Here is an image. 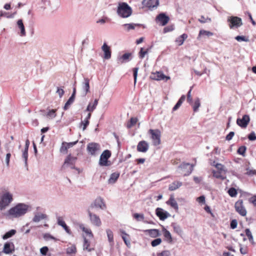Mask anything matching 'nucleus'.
I'll return each instance as SVG.
<instances>
[{
	"label": "nucleus",
	"mask_w": 256,
	"mask_h": 256,
	"mask_svg": "<svg viewBox=\"0 0 256 256\" xmlns=\"http://www.w3.org/2000/svg\"><path fill=\"white\" fill-rule=\"evenodd\" d=\"M28 206L23 204H19L8 210L9 215L14 218L20 217L28 211Z\"/></svg>",
	"instance_id": "1"
},
{
	"label": "nucleus",
	"mask_w": 256,
	"mask_h": 256,
	"mask_svg": "<svg viewBox=\"0 0 256 256\" xmlns=\"http://www.w3.org/2000/svg\"><path fill=\"white\" fill-rule=\"evenodd\" d=\"M117 12L120 16L126 18L132 14V10L126 2H120L118 7Z\"/></svg>",
	"instance_id": "2"
},
{
	"label": "nucleus",
	"mask_w": 256,
	"mask_h": 256,
	"mask_svg": "<svg viewBox=\"0 0 256 256\" xmlns=\"http://www.w3.org/2000/svg\"><path fill=\"white\" fill-rule=\"evenodd\" d=\"M12 200V196L9 192H6L0 196V210L5 209Z\"/></svg>",
	"instance_id": "3"
},
{
	"label": "nucleus",
	"mask_w": 256,
	"mask_h": 256,
	"mask_svg": "<svg viewBox=\"0 0 256 256\" xmlns=\"http://www.w3.org/2000/svg\"><path fill=\"white\" fill-rule=\"evenodd\" d=\"M148 134L151 135L150 138L154 146H157L160 144L161 132L159 130L150 129L148 130Z\"/></svg>",
	"instance_id": "4"
},
{
	"label": "nucleus",
	"mask_w": 256,
	"mask_h": 256,
	"mask_svg": "<svg viewBox=\"0 0 256 256\" xmlns=\"http://www.w3.org/2000/svg\"><path fill=\"white\" fill-rule=\"evenodd\" d=\"M179 172L184 176L190 175L194 170V165L184 162L178 166Z\"/></svg>",
	"instance_id": "5"
},
{
	"label": "nucleus",
	"mask_w": 256,
	"mask_h": 256,
	"mask_svg": "<svg viewBox=\"0 0 256 256\" xmlns=\"http://www.w3.org/2000/svg\"><path fill=\"white\" fill-rule=\"evenodd\" d=\"M76 157L72 156L71 154H69L65 159L64 162L62 166V168L66 170L68 168L72 169H75V163L76 161Z\"/></svg>",
	"instance_id": "6"
},
{
	"label": "nucleus",
	"mask_w": 256,
	"mask_h": 256,
	"mask_svg": "<svg viewBox=\"0 0 256 256\" xmlns=\"http://www.w3.org/2000/svg\"><path fill=\"white\" fill-rule=\"evenodd\" d=\"M228 22H229L230 28H238L242 25L241 18L236 16H230L228 18Z\"/></svg>",
	"instance_id": "7"
},
{
	"label": "nucleus",
	"mask_w": 256,
	"mask_h": 256,
	"mask_svg": "<svg viewBox=\"0 0 256 256\" xmlns=\"http://www.w3.org/2000/svg\"><path fill=\"white\" fill-rule=\"evenodd\" d=\"M111 156V152L109 150H105L102 154L99 161V164L101 166H108L110 163L108 161V159Z\"/></svg>",
	"instance_id": "8"
},
{
	"label": "nucleus",
	"mask_w": 256,
	"mask_h": 256,
	"mask_svg": "<svg viewBox=\"0 0 256 256\" xmlns=\"http://www.w3.org/2000/svg\"><path fill=\"white\" fill-rule=\"evenodd\" d=\"M94 208H100L102 210L105 209L106 206L104 204L103 200L99 197L96 198L94 201L90 204L88 210L93 211Z\"/></svg>",
	"instance_id": "9"
},
{
	"label": "nucleus",
	"mask_w": 256,
	"mask_h": 256,
	"mask_svg": "<svg viewBox=\"0 0 256 256\" xmlns=\"http://www.w3.org/2000/svg\"><path fill=\"white\" fill-rule=\"evenodd\" d=\"M236 211L242 216H245L246 214V210L243 205L242 200H238L234 204Z\"/></svg>",
	"instance_id": "10"
},
{
	"label": "nucleus",
	"mask_w": 256,
	"mask_h": 256,
	"mask_svg": "<svg viewBox=\"0 0 256 256\" xmlns=\"http://www.w3.org/2000/svg\"><path fill=\"white\" fill-rule=\"evenodd\" d=\"M88 212L91 222L97 226H100L102 224V222L99 216L94 214L93 211L90 210H88Z\"/></svg>",
	"instance_id": "11"
},
{
	"label": "nucleus",
	"mask_w": 256,
	"mask_h": 256,
	"mask_svg": "<svg viewBox=\"0 0 256 256\" xmlns=\"http://www.w3.org/2000/svg\"><path fill=\"white\" fill-rule=\"evenodd\" d=\"M169 20V17L166 16L164 13H161L158 14L156 18V22L162 26L166 25L168 23Z\"/></svg>",
	"instance_id": "12"
},
{
	"label": "nucleus",
	"mask_w": 256,
	"mask_h": 256,
	"mask_svg": "<svg viewBox=\"0 0 256 256\" xmlns=\"http://www.w3.org/2000/svg\"><path fill=\"white\" fill-rule=\"evenodd\" d=\"M250 120V118L248 115L244 114L242 116V118H238L236 120V124L238 126L242 128H246L248 125Z\"/></svg>",
	"instance_id": "13"
},
{
	"label": "nucleus",
	"mask_w": 256,
	"mask_h": 256,
	"mask_svg": "<svg viewBox=\"0 0 256 256\" xmlns=\"http://www.w3.org/2000/svg\"><path fill=\"white\" fill-rule=\"evenodd\" d=\"M100 144L96 142L89 143L87 146V151L92 155H95L100 149Z\"/></svg>",
	"instance_id": "14"
},
{
	"label": "nucleus",
	"mask_w": 256,
	"mask_h": 256,
	"mask_svg": "<svg viewBox=\"0 0 256 256\" xmlns=\"http://www.w3.org/2000/svg\"><path fill=\"white\" fill-rule=\"evenodd\" d=\"M150 78L154 80H164L166 81L170 79L169 76H165L161 72H156L152 73L150 76Z\"/></svg>",
	"instance_id": "15"
},
{
	"label": "nucleus",
	"mask_w": 256,
	"mask_h": 256,
	"mask_svg": "<svg viewBox=\"0 0 256 256\" xmlns=\"http://www.w3.org/2000/svg\"><path fill=\"white\" fill-rule=\"evenodd\" d=\"M156 214L162 220H166L169 215L168 212L164 210L162 208H158L156 209Z\"/></svg>",
	"instance_id": "16"
},
{
	"label": "nucleus",
	"mask_w": 256,
	"mask_h": 256,
	"mask_svg": "<svg viewBox=\"0 0 256 256\" xmlns=\"http://www.w3.org/2000/svg\"><path fill=\"white\" fill-rule=\"evenodd\" d=\"M83 250L89 252L94 251L95 250L94 246L91 244L90 241L86 237L84 238Z\"/></svg>",
	"instance_id": "17"
},
{
	"label": "nucleus",
	"mask_w": 256,
	"mask_h": 256,
	"mask_svg": "<svg viewBox=\"0 0 256 256\" xmlns=\"http://www.w3.org/2000/svg\"><path fill=\"white\" fill-rule=\"evenodd\" d=\"M77 143V141L71 142H62V146L60 148V151L61 152L67 153L68 150L70 148L72 147Z\"/></svg>",
	"instance_id": "18"
},
{
	"label": "nucleus",
	"mask_w": 256,
	"mask_h": 256,
	"mask_svg": "<svg viewBox=\"0 0 256 256\" xmlns=\"http://www.w3.org/2000/svg\"><path fill=\"white\" fill-rule=\"evenodd\" d=\"M148 149V144L144 140L140 141L137 146V150L139 152H146Z\"/></svg>",
	"instance_id": "19"
},
{
	"label": "nucleus",
	"mask_w": 256,
	"mask_h": 256,
	"mask_svg": "<svg viewBox=\"0 0 256 256\" xmlns=\"http://www.w3.org/2000/svg\"><path fill=\"white\" fill-rule=\"evenodd\" d=\"M57 222H58V224L59 226H62L64 228V230H66V232L68 234H72V232L70 230V228L65 223L64 221L63 220V219H62V217L58 216L57 218Z\"/></svg>",
	"instance_id": "20"
},
{
	"label": "nucleus",
	"mask_w": 256,
	"mask_h": 256,
	"mask_svg": "<svg viewBox=\"0 0 256 256\" xmlns=\"http://www.w3.org/2000/svg\"><path fill=\"white\" fill-rule=\"evenodd\" d=\"M102 49L104 52V58L107 60L110 59L111 57V50L110 46L106 43H104Z\"/></svg>",
	"instance_id": "21"
},
{
	"label": "nucleus",
	"mask_w": 256,
	"mask_h": 256,
	"mask_svg": "<svg viewBox=\"0 0 256 256\" xmlns=\"http://www.w3.org/2000/svg\"><path fill=\"white\" fill-rule=\"evenodd\" d=\"M143 4L150 8H154L158 6V0H144Z\"/></svg>",
	"instance_id": "22"
},
{
	"label": "nucleus",
	"mask_w": 256,
	"mask_h": 256,
	"mask_svg": "<svg viewBox=\"0 0 256 256\" xmlns=\"http://www.w3.org/2000/svg\"><path fill=\"white\" fill-rule=\"evenodd\" d=\"M145 234H148L152 238H156L160 235V232L157 229H150L144 230Z\"/></svg>",
	"instance_id": "23"
},
{
	"label": "nucleus",
	"mask_w": 256,
	"mask_h": 256,
	"mask_svg": "<svg viewBox=\"0 0 256 256\" xmlns=\"http://www.w3.org/2000/svg\"><path fill=\"white\" fill-rule=\"evenodd\" d=\"M80 228L86 234L89 238H93L94 234L90 228H86L84 224L80 225Z\"/></svg>",
	"instance_id": "24"
},
{
	"label": "nucleus",
	"mask_w": 256,
	"mask_h": 256,
	"mask_svg": "<svg viewBox=\"0 0 256 256\" xmlns=\"http://www.w3.org/2000/svg\"><path fill=\"white\" fill-rule=\"evenodd\" d=\"M98 104V100L96 99L93 102H90L86 109V111L92 112L96 108Z\"/></svg>",
	"instance_id": "25"
},
{
	"label": "nucleus",
	"mask_w": 256,
	"mask_h": 256,
	"mask_svg": "<svg viewBox=\"0 0 256 256\" xmlns=\"http://www.w3.org/2000/svg\"><path fill=\"white\" fill-rule=\"evenodd\" d=\"M138 121V119L136 118L132 117L130 120L127 122L126 126L128 128H130L134 125L136 124Z\"/></svg>",
	"instance_id": "26"
},
{
	"label": "nucleus",
	"mask_w": 256,
	"mask_h": 256,
	"mask_svg": "<svg viewBox=\"0 0 256 256\" xmlns=\"http://www.w3.org/2000/svg\"><path fill=\"white\" fill-rule=\"evenodd\" d=\"M46 218V215L44 214L38 213L36 214L33 218V221L38 222L40 220Z\"/></svg>",
	"instance_id": "27"
},
{
	"label": "nucleus",
	"mask_w": 256,
	"mask_h": 256,
	"mask_svg": "<svg viewBox=\"0 0 256 256\" xmlns=\"http://www.w3.org/2000/svg\"><path fill=\"white\" fill-rule=\"evenodd\" d=\"M17 24L18 28L20 30L21 36H25L26 32L22 20H18L17 22Z\"/></svg>",
	"instance_id": "28"
},
{
	"label": "nucleus",
	"mask_w": 256,
	"mask_h": 256,
	"mask_svg": "<svg viewBox=\"0 0 256 256\" xmlns=\"http://www.w3.org/2000/svg\"><path fill=\"white\" fill-rule=\"evenodd\" d=\"M12 250L11 248V244L10 242H6L4 245V248L3 250V252L6 254H8L12 253Z\"/></svg>",
	"instance_id": "29"
},
{
	"label": "nucleus",
	"mask_w": 256,
	"mask_h": 256,
	"mask_svg": "<svg viewBox=\"0 0 256 256\" xmlns=\"http://www.w3.org/2000/svg\"><path fill=\"white\" fill-rule=\"evenodd\" d=\"M120 176L118 172H114L111 174L108 180L110 183H114Z\"/></svg>",
	"instance_id": "30"
},
{
	"label": "nucleus",
	"mask_w": 256,
	"mask_h": 256,
	"mask_svg": "<svg viewBox=\"0 0 256 256\" xmlns=\"http://www.w3.org/2000/svg\"><path fill=\"white\" fill-rule=\"evenodd\" d=\"M245 233L246 236H248L249 241L252 243V244H254L255 243L254 240L253 236L249 228H246L245 230Z\"/></svg>",
	"instance_id": "31"
},
{
	"label": "nucleus",
	"mask_w": 256,
	"mask_h": 256,
	"mask_svg": "<svg viewBox=\"0 0 256 256\" xmlns=\"http://www.w3.org/2000/svg\"><path fill=\"white\" fill-rule=\"evenodd\" d=\"M106 234L108 238V242L110 243L112 246L114 244V234L110 230H107Z\"/></svg>",
	"instance_id": "32"
},
{
	"label": "nucleus",
	"mask_w": 256,
	"mask_h": 256,
	"mask_svg": "<svg viewBox=\"0 0 256 256\" xmlns=\"http://www.w3.org/2000/svg\"><path fill=\"white\" fill-rule=\"evenodd\" d=\"M83 89L85 91V94L89 92L90 90V80L88 78H84L83 84Z\"/></svg>",
	"instance_id": "33"
},
{
	"label": "nucleus",
	"mask_w": 256,
	"mask_h": 256,
	"mask_svg": "<svg viewBox=\"0 0 256 256\" xmlns=\"http://www.w3.org/2000/svg\"><path fill=\"white\" fill-rule=\"evenodd\" d=\"M76 252V248L75 245H72L68 247L66 250V252L68 254H75Z\"/></svg>",
	"instance_id": "34"
},
{
	"label": "nucleus",
	"mask_w": 256,
	"mask_h": 256,
	"mask_svg": "<svg viewBox=\"0 0 256 256\" xmlns=\"http://www.w3.org/2000/svg\"><path fill=\"white\" fill-rule=\"evenodd\" d=\"M16 232V230H12L8 232H6L3 236L2 238L4 240L8 239L10 237H12V236H14Z\"/></svg>",
	"instance_id": "35"
},
{
	"label": "nucleus",
	"mask_w": 256,
	"mask_h": 256,
	"mask_svg": "<svg viewBox=\"0 0 256 256\" xmlns=\"http://www.w3.org/2000/svg\"><path fill=\"white\" fill-rule=\"evenodd\" d=\"M188 38V35L184 34L177 38V42L178 43L179 46L183 44L184 40Z\"/></svg>",
	"instance_id": "36"
},
{
	"label": "nucleus",
	"mask_w": 256,
	"mask_h": 256,
	"mask_svg": "<svg viewBox=\"0 0 256 256\" xmlns=\"http://www.w3.org/2000/svg\"><path fill=\"white\" fill-rule=\"evenodd\" d=\"M228 194L231 197H236L238 194V192L234 188H230L228 191Z\"/></svg>",
	"instance_id": "37"
},
{
	"label": "nucleus",
	"mask_w": 256,
	"mask_h": 256,
	"mask_svg": "<svg viewBox=\"0 0 256 256\" xmlns=\"http://www.w3.org/2000/svg\"><path fill=\"white\" fill-rule=\"evenodd\" d=\"M200 106V100L199 99V98H197L196 100H195V102H194V104L193 105V110L194 112H196L198 110V109L199 108V107Z\"/></svg>",
	"instance_id": "38"
},
{
	"label": "nucleus",
	"mask_w": 256,
	"mask_h": 256,
	"mask_svg": "<svg viewBox=\"0 0 256 256\" xmlns=\"http://www.w3.org/2000/svg\"><path fill=\"white\" fill-rule=\"evenodd\" d=\"M148 49L144 50V48H142L138 53L139 58L140 59H142L145 56L146 54H148Z\"/></svg>",
	"instance_id": "39"
},
{
	"label": "nucleus",
	"mask_w": 256,
	"mask_h": 256,
	"mask_svg": "<svg viewBox=\"0 0 256 256\" xmlns=\"http://www.w3.org/2000/svg\"><path fill=\"white\" fill-rule=\"evenodd\" d=\"M163 234L164 238L168 240H172L171 234L170 232L166 230L164 228H162Z\"/></svg>",
	"instance_id": "40"
},
{
	"label": "nucleus",
	"mask_w": 256,
	"mask_h": 256,
	"mask_svg": "<svg viewBox=\"0 0 256 256\" xmlns=\"http://www.w3.org/2000/svg\"><path fill=\"white\" fill-rule=\"evenodd\" d=\"M214 34L210 31L202 30L199 32V36H213Z\"/></svg>",
	"instance_id": "41"
},
{
	"label": "nucleus",
	"mask_w": 256,
	"mask_h": 256,
	"mask_svg": "<svg viewBox=\"0 0 256 256\" xmlns=\"http://www.w3.org/2000/svg\"><path fill=\"white\" fill-rule=\"evenodd\" d=\"M246 150V147L244 146H242L238 148V150H237V152L239 154H240L242 156H244Z\"/></svg>",
	"instance_id": "42"
},
{
	"label": "nucleus",
	"mask_w": 256,
	"mask_h": 256,
	"mask_svg": "<svg viewBox=\"0 0 256 256\" xmlns=\"http://www.w3.org/2000/svg\"><path fill=\"white\" fill-rule=\"evenodd\" d=\"M56 110H51L46 114V116L49 118H52L56 116Z\"/></svg>",
	"instance_id": "43"
},
{
	"label": "nucleus",
	"mask_w": 256,
	"mask_h": 256,
	"mask_svg": "<svg viewBox=\"0 0 256 256\" xmlns=\"http://www.w3.org/2000/svg\"><path fill=\"white\" fill-rule=\"evenodd\" d=\"M133 217L138 221L143 220L144 219V216L143 214H140L138 213L134 214H133Z\"/></svg>",
	"instance_id": "44"
},
{
	"label": "nucleus",
	"mask_w": 256,
	"mask_h": 256,
	"mask_svg": "<svg viewBox=\"0 0 256 256\" xmlns=\"http://www.w3.org/2000/svg\"><path fill=\"white\" fill-rule=\"evenodd\" d=\"M132 56L131 53H126L124 54L121 58L122 60V62H126L129 60L130 56Z\"/></svg>",
	"instance_id": "45"
},
{
	"label": "nucleus",
	"mask_w": 256,
	"mask_h": 256,
	"mask_svg": "<svg viewBox=\"0 0 256 256\" xmlns=\"http://www.w3.org/2000/svg\"><path fill=\"white\" fill-rule=\"evenodd\" d=\"M235 39L238 42L244 41L248 42L249 41L248 38L244 36H238L235 38Z\"/></svg>",
	"instance_id": "46"
},
{
	"label": "nucleus",
	"mask_w": 256,
	"mask_h": 256,
	"mask_svg": "<svg viewBox=\"0 0 256 256\" xmlns=\"http://www.w3.org/2000/svg\"><path fill=\"white\" fill-rule=\"evenodd\" d=\"M162 242V240L160 238H156L153 240L151 242V244L153 247L156 246L159 244H160Z\"/></svg>",
	"instance_id": "47"
},
{
	"label": "nucleus",
	"mask_w": 256,
	"mask_h": 256,
	"mask_svg": "<svg viewBox=\"0 0 256 256\" xmlns=\"http://www.w3.org/2000/svg\"><path fill=\"white\" fill-rule=\"evenodd\" d=\"M198 21L202 24L211 22V18L207 17L206 18L204 16H201L200 18L198 19Z\"/></svg>",
	"instance_id": "48"
},
{
	"label": "nucleus",
	"mask_w": 256,
	"mask_h": 256,
	"mask_svg": "<svg viewBox=\"0 0 256 256\" xmlns=\"http://www.w3.org/2000/svg\"><path fill=\"white\" fill-rule=\"evenodd\" d=\"M74 102V100L72 99V98H69L68 100L66 102L65 104V105L64 106V110H66Z\"/></svg>",
	"instance_id": "49"
},
{
	"label": "nucleus",
	"mask_w": 256,
	"mask_h": 256,
	"mask_svg": "<svg viewBox=\"0 0 256 256\" xmlns=\"http://www.w3.org/2000/svg\"><path fill=\"white\" fill-rule=\"evenodd\" d=\"M122 238L123 239L124 243L128 246V244H130V242L127 240V237H128L129 236L126 234L124 232H122Z\"/></svg>",
	"instance_id": "50"
},
{
	"label": "nucleus",
	"mask_w": 256,
	"mask_h": 256,
	"mask_svg": "<svg viewBox=\"0 0 256 256\" xmlns=\"http://www.w3.org/2000/svg\"><path fill=\"white\" fill-rule=\"evenodd\" d=\"M192 88H190V89L188 90V94H187V102L190 104H192V99L191 96V91H192Z\"/></svg>",
	"instance_id": "51"
},
{
	"label": "nucleus",
	"mask_w": 256,
	"mask_h": 256,
	"mask_svg": "<svg viewBox=\"0 0 256 256\" xmlns=\"http://www.w3.org/2000/svg\"><path fill=\"white\" fill-rule=\"evenodd\" d=\"M196 200L200 204H204L206 202L205 196L204 195L201 196L196 198Z\"/></svg>",
	"instance_id": "52"
},
{
	"label": "nucleus",
	"mask_w": 256,
	"mask_h": 256,
	"mask_svg": "<svg viewBox=\"0 0 256 256\" xmlns=\"http://www.w3.org/2000/svg\"><path fill=\"white\" fill-rule=\"evenodd\" d=\"M174 28L173 26H168L165 27L164 28V32L166 33V32L172 31L173 30H174Z\"/></svg>",
	"instance_id": "53"
},
{
	"label": "nucleus",
	"mask_w": 256,
	"mask_h": 256,
	"mask_svg": "<svg viewBox=\"0 0 256 256\" xmlns=\"http://www.w3.org/2000/svg\"><path fill=\"white\" fill-rule=\"evenodd\" d=\"M248 138L250 140L254 141L256 140V135L254 132H251L248 136Z\"/></svg>",
	"instance_id": "54"
},
{
	"label": "nucleus",
	"mask_w": 256,
	"mask_h": 256,
	"mask_svg": "<svg viewBox=\"0 0 256 256\" xmlns=\"http://www.w3.org/2000/svg\"><path fill=\"white\" fill-rule=\"evenodd\" d=\"M138 70V68H134L132 69L134 84H136V82Z\"/></svg>",
	"instance_id": "55"
},
{
	"label": "nucleus",
	"mask_w": 256,
	"mask_h": 256,
	"mask_svg": "<svg viewBox=\"0 0 256 256\" xmlns=\"http://www.w3.org/2000/svg\"><path fill=\"white\" fill-rule=\"evenodd\" d=\"M237 225H238V222H237V220H232L231 222H230V228H232V229H234L236 228L237 226Z\"/></svg>",
	"instance_id": "56"
},
{
	"label": "nucleus",
	"mask_w": 256,
	"mask_h": 256,
	"mask_svg": "<svg viewBox=\"0 0 256 256\" xmlns=\"http://www.w3.org/2000/svg\"><path fill=\"white\" fill-rule=\"evenodd\" d=\"M89 120L86 119H84V121L82 122L81 124L83 125V130H84L86 129L87 126L89 124Z\"/></svg>",
	"instance_id": "57"
},
{
	"label": "nucleus",
	"mask_w": 256,
	"mask_h": 256,
	"mask_svg": "<svg viewBox=\"0 0 256 256\" xmlns=\"http://www.w3.org/2000/svg\"><path fill=\"white\" fill-rule=\"evenodd\" d=\"M246 174L248 175V176H253L254 174H256V170H250L248 168H246Z\"/></svg>",
	"instance_id": "58"
},
{
	"label": "nucleus",
	"mask_w": 256,
	"mask_h": 256,
	"mask_svg": "<svg viewBox=\"0 0 256 256\" xmlns=\"http://www.w3.org/2000/svg\"><path fill=\"white\" fill-rule=\"evenodd\" d=\"M234 132H230L226 137V139L227 140H230L232 139L234 136Z\"/></svg>",
	"instance_id": "59"
},
{
	"label": "nucleus",
	"mask_w": 256,
	"mask_h": 256,
	"mask_svg": "<svg viewBox=\"0 0 256 256\" xmlns=\"http://www.w3.org/2000/svg\"><path fill=\"white\" fill-rule=\"evenodd\" d=\"M170 253L168 250L162 251V252L158 254V256H170Z\"/></svg>",
	"instance_id": "60"
},
{
	"label": "nucleus",
	"mask_w": 256,
	"mask_h": 256,
	"mask_svg": "<svg viewBox=\"0 0 256 256\" xmlns=\"http://www.w3.org/2000/svg\"><path fill=\"white\" fill-rule=\"evenodd\" d=\"M240 252L242 254H246L248 253V251H247V249H246V248H242V244H240Z\"/></svg>",
	"instance_id": "61"
},
{
	"label": "nucleus",
	"mask_w": 256,
	"mask_h": 256,
	"mask_svg": "<svg viewBox=\"0 0 256 256\" xmlns=\"http://www.w3.org/2000/svg\"><path fill=\"white\" fill-rule=\"evenodd\" d=\"M48 250V247L44 246L40 248V252L42 254L45 255L47 254Z\"/></svg>",
	"instance_id": "62"
},
{
	"label": "nucleus",
	"mask_w": 256,
	"mask_h": 256,
	"mask_svg": "<svg viewBox=\"0 0 256 256\" xmlns=\"http://www.w3.org/2000/svg\"><path fill=\"white\" fill-rule=\"evenodd\" d=\"M22 156L26 162L28 158V150H24L22 154Z\"/></svg>",
	"instance_id": "63"
},
{
	"label": "nucleus",
	"mask_w": 256,
	"mask_h": 256,
	"mask_svg": "<svg viewBox=\"0 0 256 256\" xmlns=\"http://www.w3.org/2000/svg\"><path fill=\"white\" fill-rule=\"evenodd\" d=\"M56 92L58 94L59 96L61 98L64 94V90L61 88H58Z\"/></svg>",
	"instance_id": "64"
}]
</instances>
